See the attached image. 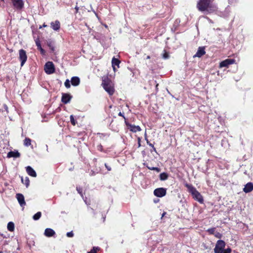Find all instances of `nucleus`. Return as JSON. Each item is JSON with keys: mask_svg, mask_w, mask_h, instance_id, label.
<instances>
[{"mask_svg": "<svg viewBox=\"0 0 253 253\" xmlns=\"http://www.w3.org/2000/svg\"><path fill=\"white\" fill-rule=\"evenodd\" d=\"M42 216V213L40 211L37 212L36 214H35L33 217V218L35 220H37L39 219Z\"/></svg>", "mask_w": 253, "mask_h": 253, "instance_id": "obj_25", "label": "nucleus"}, {"mask_svg": "<svg viewBox=\"0 0 253 253\" xmlns=\"http://www.w3.org/2000/svg\"><path fill=\"white\" fill-rule=\"evenodd\" d=\"M5 245V244H3L1 247V250L3 252L7 253L6 250L4 248V246Z\"/></svg>", "mask_w": 253, "mask_h": 253, "instance_id": "obj_40", "label": "nucleus"}, {"mask_svg": "<svg viewBox=\"0 0 253 253\" xmlns=\"http://www.w3.org/2000/svg\"><path fill=\"white\" fill-rule=\"evenodd\" d=\"M184 186L187 188L189 193H191L193 198L200 204L204 203V199L201 193L192 185L187 183H184Z\"/></svg>", "mask_w": 253, "mask_h": 253, "instance_id": "obj_2", "label": "nucleus"}, {"mask_svg": "<svg viewBox=\"0 0 253 253\" xmlns=\"http://www.w3.org/2000/svg\"><path fill=\"white\" fill-rule=\"evenodd\" d=\"M168 177L169 175L166 172L161 173L159 175L160 179L162 181L167 180L168 178Z\"/></svg>", "mask_w": 253, "mask_h": 253, "instance_id": "obj_23", "label": "nucleus"}, {"mask_svg": "<svg viewBox=\"0 0 253 253\" xmlns=\"http://www.w3.org/2000/svg\"><path fill=\"white\" fill-rule=\"evenodd\" d=\"M65 87L67 88H70L71 86L70 81L68 79L66 80L64 83Z\"/></svg>", "mask_w": 253, "mask_h": 253, "instance_id": "obj_34", "label": "nucleus"}, {"mask_svg": "<svg viewBox=\"0 0 253 253\" xmlns=\"http://www.w3.org/2000/svg\"><path fill=\"white\" fill-rule=\"evenodd\" d=\"M76 190L78 191V193H79L80 194L81 197L82 198H83L84 197V196H83V189L82 187H81L80 186H77Z\"/></svg>", "mask_w": 253, "mask_h": 253, "instance_id": "obj_27", "label": "nucleus"}, {"mask_svg": "<svg viewBox=\"0 0 253 253\" xmlns=\"http://www.w3.org/2000/svg\"><path fill=\"white\" fill-rule=\"evenodd\" d=\"M231 249L230 248H228L226 249H223L222 253H231Z\"/></svg>", "mask_w": 253, "mask_h": 253, "instance_id": "obj_36", "label": "nucleus"}, {"mask_svg": "<svg viewBox=\"0 0 253 253\" xmlns=\"http://www.w3.org/2000/svg\"><path fill=\"white\" fill-rule=\"evenodd\" d=\"M26 171L27 173L34 177H36L37 176V173L35 170L30 166H27L26 168Z\"/></svg>", "mask_w": 253, "mask_h": 253, "instance_id": "obj_17", "label": "nucleus"}, {"mask_svg": "<svg viewBox=\"0 0 253 253\" xmlns=\"http://www.w3.org/2000/svg\"><path fill=\"white\" fill-rule=\"evenodd\" d=\"M27 55L26 52L23 49L19 50V59L21 62L20 65L22 67L27 60Z\"/></svg>", "mask_w": 253, "mask_h": 253, "instance_id": "obj_7", "label": "nucleus"}, {"mask_svg": "<svg viewBox=\"0 0 253 253\" xmlns=\"http://www.w3.org/2000/svg\"><path fill=\"white\" fill-rule=\"evenodd\" d=\"M20 154L17 151H11L9 152L7 155V157L9 158H12V157L19 158V157H20Z\"/></svg>", "mask_w": 253, "mask_h": 253, "instance_id": "obj_19", "label": "nucleus"}, {"mask_svg": "<svg viewBox=\"0 0 253 253\" xmlns=\"http://www.w3.org/2000/svg\"><path fill=\"white\" fill-rule=\"evenodd\" d=\"M146 140L147 144L149 145L150 144H151V143L148 141V140L147 138H146Z\"/></svg>", "mask_w": 253, "mask_h": 253, "instance_id": "obj_47", "label": "nucleus"}, {"mask_svg": "<svg viewBox=\"0 0 253 253\" xmlns=\"http://www.w3.org/2000/svg\"><path fill=\"white\" fill-rule=\"evenodd\" d=\"M47 26V25H46L45 23H44L43 25H42V27H40V29L42 28V27H46Z\"/></svg>", "mask_w": 253, "mask_h": 253, "instance_id": "obj_44", "label": "nucleus"}, {"mask_svg": "<svg viewBox=\"0 0 253 253\" xmlns=\"http://www.w3.org/2000/svg\"><path fill=\"white\" fill-rule=\"evenodd\" d=\"M147 168L150 170H155L157 172H159L161 171V169L157 167H151L147 166Z\"/></svg>", "mask_w": 253, "mask_h": 253, "instance_id": "obj_32", "label": "nucleus"}, {"mask_svg": "<svg viewBox=\"0 0 253 253\" xmlns=\"http://www.w3.org/2000/svg\"><path fill=\"white\" fill-rule=\"evenodd\" d=\"M146 140L147 144L149 145L150 144H151V143L148 141V140L147 138H146Z\"/></svg>", "mask_w": 253, "mask_h": 253, "instance_id": "obj_46", "label": "nucleus"}, {"mask_svg": "<svg viewBox=\"0 0 253 253\" xmlns=\"http://www.w3.org/2000/svg\"><path fill=\"white\" fill-rule=\"evenodd\" d=\"M102 85L110 95H112L114 93L115 89L112 82L108 77L103 78Z\"/></svg>", "mask_w": 253, "mask_h": 253, "instance_id": "obj_3", "label": "nucleus"}, {"mask_svg": "<svg viewBox=\"0 0 253 253\" xmlns=\"http://www.w3.org/2000/svg\"><path fill=\"white\" fill-rule=\"evenodd\" d=\"M149 145L150 146H151L152 148H153V147H154V145H153V144H152V143L150 144Z\"/></svg>", "mask_w": 253, "mask_h": 253, "instance_id": "obj_48", "label": "nucleus"}, {"mask_svg": "<svg viewBox=\"0 0 253 253\" xmlns=\"http://www.w3.org/2000/svg\"><path fill=\"white\" fill-rule=\"evenodd\" d=\"M100 250V248L98 247H94L93 248L87 253H97V251Z\"/></svg>", "mask_w": 253, "mask_h": 253, "instance_id": "obj_29", "label": "nucleus"}, {"mask_svg": "<svg viewBox=\"0 0 253 253\" xmlns=\"http://www.w3.org/2000/svg\"><path fill=\"white\" fill-rule=\"evenodd\" d=\"M66 235L68 237H73L74 236V233L73 231L67 232Z\"/></svg>", "mask_w": 253, "mask_h": 253, "instance_id": "obj_37", "label": "nucleus"}, {"mask_svg": "<svg viewBox=\"0 0 253 253\" xmlns=\"http://www.w3.org/2000/svg\"><path fill=\"white\" fill-rule=\"evenodd\" d=\"M47 44L48 46L49 47L51 51H54V46L53 44H52V42H51V41L48 42Z\"/></svg>", "mask_w": 253, "mask_h": 253, "instance_id": "obj_31", "label": "nucleus"}, {"mask_svg": "<svg viewBox=\"0 0 253 253\" xmlns=\"http://www.w3.org/2000/svg\"><path fill=\"white\" fill-rule=\"evenodd\" d=\"M205 48L203 46H201L198 48V51L196 54L194 56L195 57H201L205 54Z\"/></svg>", "mask_w": 253, "mask_h": 253, "instance_id": "obj_13", "label": "nucleus"}, {"mask_svg": "<svg viewBox=\"0 0 253 253\" xmlns=\"http://www.w3.org/2000/svg\"><path fill=\"white\" fill-rule=\"evenodd\" d=\"M75 9H76V12L77 13L79 11V7L77 6H76L75 7Z\"/></svg>", "mask_w": 253, "mask_h": 253, "instance_id": "obj_45", "label": "nucleus"}, {"mask_svg": "<svg viewBox=\"0 0 253 253\" xmlns=\"http://www.w3.org/2000/svg\"><path fill=\"white\" fill-rule=\"evenodd\" d=\"M118 115H119V116H120L122 117L124 119V120H125V122L126 121H127L126 119V117H125V115H124V113H122V112H120L119 113V114H118Z\"/></svg>", "mask_w": 253, "mask_h": 253, "instance_id": "obj_38", "label": "nucleus"}, {"mask_svg": "<svg viewBox=\"0 0 253 253\" xmlns=\"http://www.w3.org/2000/svg\"><path fill=\"white\" fill-rule=\"evenodd\" d=\"M146 59H150V56H149V55H148V56H147V57H146Z\"/></svg>", "mask_w": 253, "mask_h": 253, "instance_id": "obj_49", "label": "nucleus"}, {"mask_svg": "<svg viewBox=\"0 0 253 253\" xmlns=\"http://www.w3.org/2000/svg\"><path fill=\"white\" fill-rule=\"evenodd\" d=\"M21 182L23 184L25 185L26 187L27 188L29 187L30 185V180L28 177H26L25 179L22 176H21Z\"/></svg>", "mask_w": 253, "mask_h": 253, "instance_id": "obj_22", "label": "nucleus"}, {"mask_svg": "<svg viewBox=\"0 0 253 253\" xmlns=\"http://www.w3.org/2000/svg\"><path fill=\"white\" fill-rule=\"evenodd\" d=\"M167 189L165 188H158L154 190V194L157 197H163L166 195Z\"/></svg>", "mask_w": 253, "mask_h": 253, "instance_id": "obj_8", "label": "nucleus"}, {"mask_svg": "<svg viewBox=\"0 0 253 253\" xmlns=\"http://www.w3.org/2000/svg\"><path fill=\"white\" fill-rule=\"evenodd\" d=\"M71 83L72 85L77 86L80 83V79L78 77H73L71 78Z\"/></svg>", "mask_w": 253, "mask_h": 253, "instance_id": "obj_20", "label": "nucleus"}, {"mask_svg": "<svg viewBox=\"0 0 253 253\" xmlns=\"http://www.w3.org/2000/svg\"><path fill=\"white\" fill-rule=\"evenodd\" d=\"M13 8L15 10L21 11L24 6L23 0H11Z\"/></svg>", "mask_w": 253, "mask_h": 253, "instance_id": "obj_4", "label": "nucleus"}, {"mask_svg": "<svg viewBox=\"0 0 253 253\" xmlns=\"http://www.w3.org/2000/svg\"><path fill=\"white\" fill-rule=\"evenodd\" d=\"M16 197L21 207H23L26 205V202L25 201L24 196L20 193L17 194Z\"/></svg>", "mask_w": 253, "mask_h": 253, "instance_id": "obj_12", "label": "nucleus"}, {"mask_svg": "<svg viewBox=\"0 0 253 253\" xmlns=\"http://www.w3.org/2000/svg\"><path fill=\"white\" fill-rule=\"evenodd\" d=\"M35 42L37 46V48L40 50L41 54L42 55H44L45 54V51L42 48L40 40L38 39H37L35 41Z\"/></svg>", "mask_w": 253, "mask_h": 253, "instance_id": "obj_18", "label": "nucleus"}, {"mask_svg": "<svg viewBox=\"0 0 253 253\" xmlns=\"http://www.w3.org/2000/svg\"><path fill=\"white\" fill-rule=\"evenodd\" d=\"M44 235L47 237H51L55 235V232L51 228H46L44 230Z\"/></svg>", "mask_w": 253, "mask_h": 253, "instance_id": "obj_15", "label": "nucleus"}, {"mask_svg": "<svg viewBox=\"0 0 253 253\" xmlns=\"http://www.w3.org/2000/svg\"><path fill=\"white\" fill-rule=\"evenodd\" d=\"M153 151L157 153L156 149L155 147L152 148V150H151V152H152Z\"/></svg>", "mask_w": 253, "mask_h": 253, "instance_id": "obj_43", "label": "nucleus"}, {"mask_svg": "<svg viewBox=\"0 0 253 253\" xmlns=\"http://www.w3.org/2000/svg\"><path fill=\"white\" fill-rule=\"evenodd\" d=\"M0 253H3V252L2 251H0Z\"/></svg>", "mask_w": 253, "mask_h": 253, "instance_id": "obj_51", "label": "nucleus"}, {"mask_svg": "<svg viewBox=\"0 0 253 253\" xmlns=\"http://www.w3.org/2000/svg\"><path fill=\"white\" fill-rule=\"evenodd\" d=\"M253 190V183L252 182H248L245 186L243 189V191L246 193H249Z\"/></svg>", "mask_w": 253, "mask_h": 253, "instance_id": "obj_14", "label": "nucleus"}, {"mask_svg": "<svg viewBox=\"0 0 253 253\" xmlns=\"http://www.w3.org/2000/svg\"><path fill=\"white\" fill-rule=\"evenodd\" d=\"M215 228L213 227V228L208 229L207 230V232H208L209 233V234L214 235V233H215Z\"/></svg>", "mask_w": 253, "mask_h": 253, "instance_id": "obj_33", "label": "nucleus"}, {"mask_svg": "<svg viewBox=\"0 0 253 253\" xmlns=\"http://www.w3.org/2000/svg\"><path fill=\"white\" fill-rule=\"evenodd\" d=\"M225 247V243L224 241L218 240L214 249V253H222L223 249Z\"/></svg>", "mask_w": 253, "mask_h": 253, "instance_id": "obj_5", "label": "nucleus"}, {"mask_svg": "<svg viewBox=\"0 0 253 253\" xmlns=\"http://www.w3.org/2000/svg\"><path fill=\"white\" fill-rule=\"evenodd\" d=\"M8 231L12 232L14 230V224L12 222H9L7 224V226Z\"/></svg>", "mask_w": 253, "mask_h": 253, "instance_id": "obj_24", "label": "nucleus"}, {"mask_svg": "<svg viewBox=\"0 0 253 253\" xmlns=\"http://www.w3.org/2000/svg\"><path fill=\"white\" fill-rule=\"evenodd\" d=\"M125 124L126 126L127 127V128L129 129V130L132 132H136L137 131H140L141 130V129L139 126L131 125V124L129 123L127 121H125Z\"/></svg>", "mask_w": 253, "mask_h": 253, "instance_id": "obj_9", "label": "nucleus"}, {"mask_svg": "<svg viewBox=\"0 0 253 253\" xmlns=\"http://www.w3.org/2000/svg\"><path fill=\"white\" fill-rule=\"evenodd\" d=\"M214 235L216 238H218V239L221 238V237L222 236V234L219 232L214 233Z\"/></svg>", "mask_w": 253, "mask_h": 253, "instance_id": "obj_35", "label": "nucleus"}, {"mask_svg": "<svg viewBox=\"0 0 253 253\" xmlns=\"http://www.w3.org/2000/svg\"><path fill=\"white\" fill-rule=\"evenodd\" d=\"M235 62L236 60L234 59L228 58L221 61L219 64V67L220 68L228 67L229 65L235 63Z\"/></svg>", "mask_w": 253, "mask_h": 253, "instance_id": "obj_10", "label": "nucleus"}, {"mask_svg": "<svg viewBox=\"0 0 253 253\" xmlns=\"http://www.w3.org/2000/svg\"><path fill=\"white\" fill-rule=\"evenodd\" d=\"M214 0H199L197 8L199 11L211 13L217 10L216 6L212 4Z\"/></svg>", "mask_w": 253, "mask_h": 253, "instance_id": "obj_1", "label": "nucleus"}, {"mask_svg": "<svg viewBox=\"0 0 253 253\" xmlns=\"http://www.w3.org/2000/svg\"><path fill=\"white\" fill-rule=\"evenodd\" d=\"M137 139L138 147H140L141 146V139L140 137H138Z\"/></svg>", "mask_w": 253, "mask_h": 253, "instance_id": "obj_41", "label": "nucleus"}, {"mask_svg": "<svg viewBox=\"0 0 253 253\" xmlns=\"http://www.w3.org/2000/svg\"><path fill=\"white\" fill-rule=\"evenodd\" d=\"M162 57L165 59H167L169 58V53L166 50H164V53L162 54Z\"/></svg>", "mask_w": 253, "mask_h": 253, "instance_id": "obj_28", "label": "nucleus"}, {"mask_svg": "<svg viewBox=\"0 0 253 253\" xmlns=\"http://www.w3.org/2000/svg\"><path fill=\"white\" fill-rule=\"evenodd\" d=\"M70 118L71 124L75 126L77 124V121L75 120L74 116L72 115H71Z\"/></svg>", "mask_w": 253, "mask_h": 253, "instance_id": "obj_30", "label": "nucleus"}, {"mask_svg": "<svg viewBox=\"0 0 253 253\" xmlns=\"http://www.w3.org/2000/svg\"><path fill=\"white\" fill-rule=\"evenodd\" d=\"M158 85H159V84L157 83L156 84V92L158 91Z\"/></svg>", "mask_w": 253, "mask_h": 253, "instance_id": "obj_42", "label": "nucleus"}, {"mask_svg": "<svg viewBox=\"0 0 253 253\" xmlns=\"http://www.w3.org/2000/svg\"><path fill=\"white\" fill-rule=\"evenodd\" d=\"M166 213L165 212H164L163 213V214H162V217H163L164 216H165V214H166Z\"/></svg>", "mask_w": 253, "mask_h": 253, "instance_id": "obj_50", "label": "nucleus"}, {"mask_svg": "<svg viewBox=\"0 0 253 253\" xmlns=\"http://www.w3.org/2000/svg\"><path fill=\"white\" fill-rule=\"evenodd\" d=\"M72 98V96L69 93H63L62 94L61 101L64 104L68 103Z\"/></svg>", "mask_w": 253, "mask_h": 253, "instance_id": "obj_11", "label": "nucleus"}, {"mask_svg": "<svg viewBox=\"0 0 253 253\" xmlns=\"http://www.w3.org/2000/svg\"><path fill=\"white\" fill-rule=\"evenodd\" d=\"M45 72L47 74H51L55 72V67L52 62L48 61L46 62L44 67Z\"/></svg>", "mask_w": 253, "mask_h": 253, "instance_id": "obj_6", "label": "nucleus"}, {"mask_svg": "<svg viewBox=\"0 0 253 253\" xmlns=\"http://www.w3.org/2000/svg\"><path fill=\"white\" fill-rule=\"evenodd\" d=\"M24 144L26 146H29L31 144V140L29 138L26 137L24 140Z\"/></svg>", "mask_w": 253, "mask_h": 253, "instance_id": "obj_26", "label": "nucleus"}, {"mask_svg": "<svg viewBox=\"0 0 253 253\" xmlns=\"http://www.w3.org/2000/svg\"><path fill=\"white\" fill-rule=\"evenodd\" d=\"M51 27L55 31H58L60 28V23L58 20L51 22L50 23Z\"/></svg>", "mask_w": 253, "mask_h": 253, "instance_id": "obj_16", "label": "nucleus"}, {"mask_svg": "<svg viewBox=\"0 0 253 253\" xmlns=\"http://www.w3.org/2000/svg\"><path fill=\"white\" fill-rule=\"evenodd\" d=\"M120 63V61L117 59L115 58L114 57L112 58V66L113 67L114 71L115 72L116 69L115 68V66L119 67V64Z\"/></svg>", "mask_w": 253, "mask_h": 253, "instance_id": "obj_21", "label": "nucleus"}, {"mask_svg": "<svg viewBox=\"0 0 253 253\" xmlns=\"http://www.w3.org/2000/svg\"><path fill=\"white\" fill-rule=\"evenodd\" d=\"M105 167L108 171L111 170V169H112L111 167L110 166H108L106 163L105 164Z\"/></svg>", "mask_w": 253, "mask_h": 253, "instance_id": "obj_39", "label": "nucleus"}]
</instances>
